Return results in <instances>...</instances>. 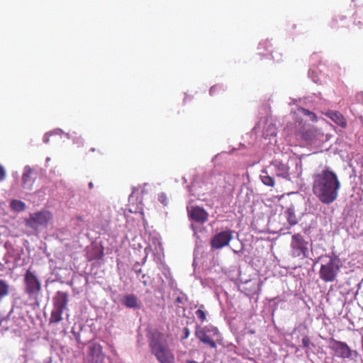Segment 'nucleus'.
Masks as SVG:
<instances>
[{
  "instance_id": "6ab92c4d",
  "label": "nucleus",
  "mask_w": 363,
  "mask_h": 363,
  "mask_svg": "<svg viewBox=\"0 0 363 363\" xmlns=\"http://www.w3.org/2000/svg\"><path fill=\"white\" fill-rule=\"evenodd\" d=\"M9 294V285L2 279H0V301Z\"/></svg>"
},
{
  "instance_id": "f3484780",
  "label": "nucleus",
  "mask_w": 363,
  "mask_h": 363,
  "mask_svg": "<svg viewBox=\"0 0 363 363\" xmlns=\"http://www.w3.org/2000/svg\"><path fill=\"white\" fill-rule=\"evenodd\" d=\"M31 169L26 170L22 175V186L25 189H32L33 181L30 177Z\"/></svg>"
},
{
  "instance_id": "4be33fe9",
  "label": "nucleus",
  "mask_w": 363,
  "mask_h": 363,
  "mask_svg": "<svg viewBox=\"0 0 363 363\" xmlns=\"http://www.w3.org/2000/svg\"><path fill=\"white\" fill-rule=\"evenodd\" d=\"M203 308H204V306L203 305H201L200 306V308H199L196 311V317L201 321V322H203L206 320V312L204 311L203 310Z\"/></svg>"
},
{
  "instance_id": "aec40b11",
  "label": "nucleus",
  "mask_w": 363,
  "mask_h": 363,
  "mask_svg": "<svg viewBox=\"0 0 363 363\" xmlns=\"http://www.w3.org/2000/svg\"><path fill=\"white\" fill-rule=\"evenodd\" d=\"M285 213L287 216V220L291 225H294L298 223V219L296 216L294 209L288 208Z\"/></svg>"
},
{
  "instance_id": "9d476101",
  "label": "nucleus",
  "mask_w": 363,
  "mask_h": 363,
  "mask_svg": "<svg viewBox=\"0 0 363 363\" xmlns=\"http://www.w3.org/2000/svg\"><path fill=\"white\" fill-rule=\"evenodd\" d=\"M330 349L332 350L336 356L342 359H349L352 356L354 352L357 354V351H352L347 343L336 340L333 338L330 340Z\"/></svg>"
},
{
  "instance_id": "412c9836",
  "label": "nucleus",
  "mask_w": 363,
  "mask_h": 363,
  "mask_svg": "<svg viewBox=\"0 0 363 363\" xmlns=\"http://www.w3.org/2000/svg\"><path fill=\"white\" fill-rule=\"evenodd\" d=\"M299 113L303 114V116L309 117L310 120L311 121H316V116L313 112L310 111L308 109H306L304 108H301L298 109Z\"/></svg>"
},
{
  "instance_id": "9b49d317",
  "label": "nucleus",
  "mask_w": 363,
  "mask_h": 363,
  "mask_svg": "<svg viewBox=\"0 0 363 363\" xmlns=\"http://www.w3.org/2000/svg\"><path fill=\"white\" fill-rule=\"evenodd\" d=\"M232 239L233 231L231 230H226L216 233L212 238L211 240V246L213 249H220L225 246L228 245Z\"/></svg>"
},
{
  "instance_id": "473e14b6",
  "label": "nucleus",
  "mask_w": 363,
  "mask_h": 363,
  "mask_svg": "<svg viewBox=\"0 0 363 363\" xmlns=\"http://www.w3.org/2000/svg\"><path fill=\"white\" fill-rule=\"evenodd\" d=\"M185 334H186V337H188L189 330L187 328L185 329Z\"/></svg>"
},
{
  "instance_id": "cd10ccee",
  "label": "nucleus",
  "mask_w": 363,
  "mask_h": 363,
  "mask_svg": "<svg viewBox=\"0 0 363 363\" xmlns=\"http://www.w3.org/2000/svg\"><path fill=\"white\" fill-rule=\"evenodd\" d=\"M158 199H159V201L164 205L167 204V198L164 194H163V193L160 194L159 195Z\"/></svg>"
},
{
  "instance_id": "393cba45",
  "label": "nucleus",
  "mask_w": 363,
  "mask_h": 363,
  "mask_svg": "<svg viewBox=\"0 0 363 363\" xmlns=\"http://www.w3.org/2000/svg\"><path fill=\"white\" fill-rule=\"evenodd\" d=\"M272 45L268 40H264L259 44V49H267L268 47H271Z\"/></svg>"
},
{
  "instance_id": "f03ea898",
  "label": "nucleus",
  "mask_w": 363,
  "mask_h": 363,
  "mask_svg": "<svg viewBox=\"0 0 363 363\" xmlns=\"http://www.w3.org/2000/svg\"><path fill=\"white\" fill-rule=\"evenodd\" d=\"M289 169L287 164L284 163L281 160L275 159L261 171V181L265 186L274 187L275 179L274 175L290 180Z\"/></svg>"
},
{
  "instance_id": "dca6fc26",
  "label": "nucleus",
  "mask_w": 363,
  "mask_h": 363,
  "mask_svg": "<svg viewBox=\"0 0 363 363\" xmlns=\"http://www.w3.org/2000/svg\"><path fill=\"white\" fill-rule=\"evenodd\" d=\"M122 303L127 308H135L138 307V298L134 294H129L124 296Z\"/></svg>"
},
{
  "instance_id": "423d86ee",
  "label": "nucleus",
  "mask_w": 363,
  "mask_h": 363,
  "mask_svg": "<svg viewBox=\"0 0 363 363\" xmlns=\"http://www.w3.org/2000/svg\"><path fill=\"white\" fill-rule=\"evenodd\" d=\"M52 219V213L48 210L43 209L30 213L28 218L25 220V225L33 230H38L39 227H46Z\"/></svg>"
},
{
  "instance_id": "c85d7f7f",
  "label": "nucleus",
  "mask_w": 363,
  "mask_h": 363,
  "mask_svg": "<svg viewBox=\"0 0 363 363\" xmlns=\"http://www.w3.org/2000/svg\"><path fill=\"white\" fill-rule=\"evenodd\" d=\"M6 178V171L4 168V167L0 164V181L4 180Z\"/></svg>"
},
{
  "instance_id": "bb28decb",
  "label": "nucleus",
  "mask_w": 363,
  "mask_h": 363,
  "mask_svg": "<svg viewBox=\"0 0 363 363\" xmlns=\"http://www.w3.org/2000/svg\"><path fill=\"white\" fill-rule=\"evenodd\" d=\"M72 333L78 343H79V344L83 343V342L82 341V340L80 338L79 333L77 332H75L74 328H72Z\"/></svg>"
},
{
  "instance_id": "f8f14e48",
  "label": "nucleus",
  "mask_w": 363,
  "mask_h": 363,
  "mask_svg": "<svg viewBox=\"0 0 363 363\" xmlns=\"http://www.w3.org/2000/svg\"><path fill=\"white\" fill-rule=\"evenodd\" d=\"M189 218L199 223H203L207 221L208 213L207 211L199 206H191L188 208Z\"/></svg>"
},
{
  "instance_id": "39448f33",
  "label": "nucleus",
  "mask_w": 363,
  "mask_h": 363,
  "mask_svg": "<svg viewBox=\"0 0 363 363\" xmlns=\"http://www.w3.org/2000/svg\"><path fill=\"white\" fill-rule=\"evenodd\" d=\"M341 267V263L337 255L329 257V260L320 267L319 276L325 282H333L335 280Z\"/></svg>"
},
{
  "instance_id": "7c9ffc66",
  "label": "nucleus",
  "mask_w": 363,
  "mask_h": 363,
  "mask_svg": "<svg viewBox=\"0 0 363 363\" xmlns=\"http://www.w3.org/2000/svg\"><path fill=\"white\" fill-rule=\"evenodd\" d=\"M184 298L183 296H178L176 298V303L178 304H184Z\"/></svg>"
},
{
  "instance_id": "6e6552de",
  "label": "nucleus",
  "mask_w": 363,
  "mask_h": 363,
  "mask_svg": "<svg viewBox=\"0 0 363 363\" xmlns=\"http://www.w3.org/2000/svg\"><path fill=\"white\" fill-rule=\"evenodd\" d=\"M291 255L294 257L304 259L308 257V242L301 234H295L291 242Z\"/></svg>"
},
{
  "instance_id": "20e7f679",
  "label": "nucleus",
  "mask_w": 363,
  "mask_h": 363,
  "mask_svg": "<svg viewBox=\"0 0 363 363\" xmlns=\"http://www.w3.org/2000/svg\"><path fill=\"white\" fill-rule=\"evenodd\" d=\"M69 302V295L67 292L59 291L52 298L53 308L49 318V325L59 323L62 320V314L67 309Z\"/></svg>"
},
{
  "instance_id": "72a5a7b5",
  "label": "nucleus",
  "mask_w": 363,
  "mask_h": 363,
  "mask_svg": "<svg viewBox=\"0 0 363 363\" xmlns=\"http://www.w3.org/2000/svg\"><path fill=\"white\" fill-rule=\"evenodd\" d=\"M95 150H96L95 148H91L90 149V151H91V152H94Z\"/></svg>"
},
{
  "instance_id": "ddd939ff",
  "label": "nucleus",
  "mask_w": 363,
  "mask_h": 363,
  "mask_svg": "<svg viewBox=\"0 0 363 363\" xmlns=\"http://www.w3.org/2000/svg\"><path fill=\"white\" fill-rule=\"evenodd\" d=\"M261 285L260 281L250 280L245 282L242 290L246 296H252L260 293Z\"/></svg>"
},
{
  "instance_id": "0eeeda50",
  "label": "nucleus",
  "mask_w": 363,
  "mask_h": 363,
  "mask_svg": "<svg viewBox=\"0 0 363 363\" xmlns=\"http://www.w3.org/2000/svg\"><path fill=\"white\" fill-rule=\"evenodd\" d=\"M24 291L30 298L38 301L41 291V283L37 277L35 272L28 269L23 278Z\"/></svg>"
},
{
  "instance_id": "a211bd4d",
  "label": "nucleus",
  "mask_w": 363,
  "mask_h": 363,
  "mask_svg": "<svg viewBox=\"0 0 363 363\" xmlns=\"http://www.w3.org/2000/svg\"><path fill=\"white\" fill-rule=\"evenodd\" d=\"M10 206L12 210L18 212L23 211L26 208V203L24 202L16 199L12 200L11 201Z\"/></svg>"
},
{
  "instance_id": "4468645a",
  "label": "nucleus",
  "mask_w": 363,
  "mask_h": 363,
  "mask_svg": "<svg viewBox=\"0 0 363 363\" xmlns=\"http://www.w3.org/2000/svg\"><path fill=\"white\" fill-rule=\"evenodd\" d=\"M325 115L339 126L347 127V121L344 116L337 111H328Z\"/></svg>"
},
{
  "instance_id": "f257e3e1",
  "label": "nucleus",
  "mask_w": 363,
  "mask_h": 363,
  "mask_svg": "<svg viewBox=\"0 0 363 363\" xmlns=\"http://www.w3.org/2000/svg\"><path fill=\"white\" fill-rule=\"evenodd\" d=\"M340 188L341 182L337 174L330 167H325L313 176V193L323 203H333Z\"/></svg>"
},
{
  "instance_id": "a878e982",
  "label": "nucleus",
  "mask_w": 363,
  "mask_h": 363,
  "mask_svg": "<svg viewBox=\"0 0 363 363\" xmlns=\"http://www.w3.org/2000/svg\"><path fill=\"white\" fill-rule=\"evenodd\" d=\"M302 345L303 347H309L311 345V340L308 337L305 336L302 339Z\"/></svg>"
},
{
  "instance_id": "2f4dec72",
  "label": "nucleus",
  "mask_w": 363,
  "mask_h": 363,
  "mask_svg": "<svg viewBox=\"0 0 363 363\" xmlns=\"http://www.w3.org/2000/svg\"><path fill=\"white\" fill-rule=\"evenodd\" d=\"M89 189H93V188H94V184H93V182H90L89 183Z\"/></svg>"
},
{
  "instance_id": "7ed1b4c3",
  "label": "nucleus",
  "mask_w": 363,
  "mask_h": 363,
  "mask_svg": "<svg viewBox=\"0 0 363 363\" xmlns=\"http://www.w3.org/2000/svg\"><path fill=\"white\" fill-rule=\"evenodd\" d=\"M163 335L154 333L149 340V347L151 353L160 363H174V355L163 342Z\"/></svg>"
},
{
  "instance_id": "b1692460",
  "label": "nucleus",
  "mask_w": 363,
  "mask_h": 363,
  "mask_svg": "<svg viewBox=\"0 0 363 363\" xmlns=\"http://www.w3.org/2000/svg\"><path fill=\"white\" fill-rule=\"evenodd\" d=\"M221 89V87L219 85H214L211 86L210 89V94L212 96L216 95Z\"/></svg>"
},
{
  "instance_id": "c756f323",
  "label": "nucleus",
  "mask_w": 363,
  "mask_h": 363,
  "mask_svg": "<svg viewBox=\"0 0 363 363\" xmlns=\"http://www.w3.org/2000/svg\"><path fill=\"white\" fill-rule=\"evenodd\" d=\"M269 128L270 129V135H276V130H275V127L271 124L269 125Z\"/></svg>"
},
{
  "instance_id": "2eb2a0df",
  "label": "nucleus",
  "mask_w": 363,
  "mask_h": 363,
  "mask_svg": "<svg viewBox=\"0 0 363 363\" xmlns=\"http://www.w3.org/2000/svg\"><path fill=\"white\" fill-rule=\"evenodd\" d=\"M196 336L201 342L209 345L211 348L216 347V342L203 330H197Z\"/></svg>"
},
{
  "instance_id": "1a4fd4ad",
  "label": "nucleus",
  "mask_w": 363,
  "mask_h": 363,
  "mask_svg": "<svg viewBox=\"0 0 363 363\" xmlns=\"http://www.w3.org/2000/svg\"><path fill=\"white\" fill-rule=\"evenodd\" d=\"M87 363H106V354L103 352V347L96 342H91L88 346L86 354Z\"/></svg>"
},
{
  "instance_id": "5701e85b",
  "label": "nucleus",
  "mask_w": 363,
  "mask_h": 363,
  "mask_svg": "<svg viewBox=\"0 0 363 363\" xmlns=\"http://www.w3.org/2000/svg\"><path fill=\"white\" fill-rule=\"evenodd\" d=\"M296 135L298 138H300L305 140H308L310 138V134L308 130H306V131L299 130L296 133Z\"/></svg>"
}]
</instances>
